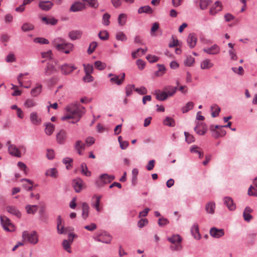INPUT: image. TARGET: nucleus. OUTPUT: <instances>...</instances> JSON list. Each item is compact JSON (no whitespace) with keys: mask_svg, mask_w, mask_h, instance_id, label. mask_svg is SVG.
I'll use <instances>...</instances> for the list:
<instances>
[{"mask_svg":"<svg viewBox=\"0 0 257 257\" xmlns=\"http://www.w3.org/2000/svg\"><path fill=\"white\" fill-rule=\"evenodd\" d=\"M65 110L69 114L62 116L61 120L65 121L68 119H73V120L69 121L71 123H75L79 121L85 112V108L77 103L68 105L65 107Z\"/></svg>","mask_w":257,"mask_h":257,"instance_id":"obj_1","label":"nucleus"},{"mask_svg":"<svg viewBox=\"0 0 257 257\" xmlns=\"http://www.w3.org/2000/svg\"><path fill=\"white\" fill-rule=\"evenodd\" d=\"M22 237L25 240L32 244H36L39 241L38 235L36 231H32L31 232L28 231H24L22 234Z\"/></svg>","mask_w":257,"mask_h":257,"instance_id":"obj_2","label":"nucleus"},{"mask_svg":"<svg viewBox=\"0 0 257 257\" xmlns=\"http://www.w3.org/2000/svg\"><path fill=\"white\" fill-rule=\"evenodd\" d=\"M1 223L4 230L12 232L15 230V225L11 222L10 219L5 215L0 217Z\"/></svg>","mask_w":257,"mask_h":257,"instance_id":"obj_3","label":"nucleus"},{"mask_svg":"<svg viewBox=\"0 0 257 257\" xmlns=\"http://www.w3.org/2000/svg\"><path fill=\"white\" fill-rule=\"evenodd\" d=\"M67 139L66 132L64 130H61L56 136L57 143L59 145H63L65 143Z\"/></svg>","mask_w":257,"mask_h":257,"instance_id":"obj_4","label":"nucleus"},{"mask_svg":"<svg viewBox=\"0 0 257 257\" xmlns=\"http://www.w3.org/2000/svg\"><path fill=\"white\" fill-rule=\"evenodd\" d=\"M95 239L98 242L109 244L111 242V237L106 232L104 231L96 237Z\"/></svg>","mask_w":257,"mask_h":257,"instance_id":"obj_5","label":"nucleus"},{"mask_svg":"<svg viewBox=\"0 0 257 257\" xmlns=\"http://www.w3.org/2000/svg\"><path fill=\"white\" fill-rule=\"evenodd\" d=\"M72 186L75 192L79 193L84 187V184L83 180L81 178H77L73 180Z\"/></svg>","mask_w":257,"mask_h":257,"instance_id":"obj_6","label":"nucleus"},{"mask_svg":"<svg viewBox=\"0 0 257 257\" xmlns=\"http://www.w3.org/2000/svg\"><path fill=\"white\" fill-rule=\"evenodd\" d=\"M194 130L199 135H204L207 131V127L205 123L198 122Z\"/></svg>","mask_w":257,"mask_h":257,"instance_id":"obj_7","label":"nucleus"},{"mask_svg":"<svg viewBox=\"0 0 257 257\" xmlns=\"http://www.w3.org/2000/svg\"><path fill=\"white\" fill-rule=\"evenodd\" d=\"M73 45L70 43H63L61 44L59 48H57V50L65 53V54H69L72 51Z\"/></svg>","mask_w":257,"mask_h":257,"instance_id":"obj_8","label":"nucleus"},{"mask_svg":"<svg viewBox=\"0 0 257 257\" xmlns=\"http://www.w3.org/2000/svg\"><path fill=\"white\" fill-rule=\"evenodd\" d=\"M210 235L216 238H219L224 234V231L223 229H218L215 227H213L210 229Z\"/></svg>","mask_w":257,"mask_h":257,"instance_id":"obj_9","label":"nucleus"},{"mask_svg":"<svg viewBox=\"0 0 257 257\" xmlns=\"http://www.w3.org/2000/svg\"><path fill=\"white\" fill-rule=\"evenodd\" d=\"M220 48L216 45L214 44L210 47L204 48L203 51L204 52L210 55H217L220 52Z\"/></svg>","mask_w":257,"mask_h":257,"instance_id":"obj_10","label":"nucleus"},{"mask_svg":"<svg viewBox=\"0 0 257 257\" xmlns=\"http://www.w3.org/2000/svg\"><path fill=\"white\" fill-rule=\"evenodd\" d=\"M222 9V5L221 3L217 1H216L214 5L212 6L210 10H209V14L211 15H216L218 12L221 11Z\"/></svg>","mask_w":257,"mask_h":257,"instance_id":"obj_11","label":"nucleus"},{"mask_svg":"<svg viewBox=\"0 0 257 257\" xmlns=\"http://www.w3.org/2000/svg\"><path fill=\"white\" fill-rule=\"evenodd\" d=\"M86 7L84 4L80 2H77L71 5L69 11L71 12H76L82 11Z\"/></svg>","mask_w":257,"mask_h":257,"instance_id":"obj_12","label":"nucleus"},{"mask_svg":"<svg viewBox=\"0 0 257 257\" xmlns=\"http://www.w3.org/2000/svg\"><path fill=\"white\" fill-rule=\"evenodd\" d=\"M62 73L65 75L70 74L76 68L73 65L64 64L60 67Z\"/></svg>","mask_w":257,"mask_h":257,"instance_id":"obj_13","label":"nucleus"},{"mask_svg":"<svg viewBox=\"0 0 257 257\" xmlns=\"http://www.w3.org/2000/svg\"><path fill=\"white\" fill-rule=\"evenodd\" d=\"M224 204L226 206L228 209L230 211L234 210L236 208L235 204L233 199L230 197H225L223 198Z\"/></svg>","mask_w":257,"mask_h":257,"instance_id":"obj_14","label":"nucleus"},{"mask_svg":"<svg viewBox=\"0 0 257 257\" xmlns=\"http://www.w3.org/2000/svg\"><path fill=\"white\" fill-rule=\"evenodd\" d=\"M53 6V4L51 1H40L39 3V7L43 11H48L50 10L52 6Z\"/></svg>","mask_w":257,"mask_h":257,"instance_id":"obj_15","label":"nucleus"},{"mask_svg":"<svg viewBox=\"0 0 257 257\" xmlns=\"http://www.w3.org/2000/svg\"><path fill=\"white\" fill-rule=\"evenodd\" d=\"M197 40L196 36L194 33H190L189 34L187 41L190 48H193L196 46Z\"/></svg>","mask_w":257,"mask_h":257,"instance_id":"obj_16","label":"nucleus"},{"mask_svg":"<svg viewBox=\"0 0 257 257\" xmlns=\"http://www.w3.org/2000/svg\"><path fill=\"white\" fill-rule=\"evenodd\" d=\"M8 151L10 155L17 157H21V154L17 147L14 145H10L8 146Z\"/></svg>","mask_w":257,"mask_h":257,"instance_id":"obj_17","label":"nucleus"},{"mask_svg":"<svg viewBox=\"0 0 257 257\" xmlns=\"http://www.w3.org/2000/svg\"><path fill=\"white\" fill-rule=\"evenodd\" d=\"M57 70L53 64L48 63L44 69V74L46 76H50L56 72Z\"/></svg>","mask_w":257,"mask_h":257,"instance_id":"obj_18","label":"nucleus"},{"mask_svg":"<svg viewBox=\"0 0 257 257\" xmlns=\"http://www.w3.org/2000/svg\"><path fill=\"white\" fill-rule=\"evenodd\" d=\"M62 222V219L61 216L59 215L57 218V229L58 233L59 234H63L66 233L67 231V228H64L63 226H62L61 228H60V226L61 225Z\"/></svg>","mask_w":257,"mask_h":257,"instance_id":"obj_19","label":"nucleus"},{"mask_svg":"<svg viewBox=\"0 0 257 257\" xmlns=\"http://www.w3.org/2000/svg\"><path fill=\"white\" fill-rule=\"evenodd\" d=\"M85 148V144H84L81 140H78L75 142L74 148L77 151V153L79 155H82L81 150H84Z\"/></svg>","mask_w":257,"mask_h":257,"instance_id":"obj_20","label":"nucleus"},{"mask_svg":"<svg viewBox=\"0 0 257 257\" xmlns=\"http://www.w3.org/2000/svg\"><path fill=\"white\" fill-rule=\"evenodd\" d=\"M191 233L194 237L196 239L201 238V235L199 233V226L196 223H195L191 229Z\"/></svg>","mask_w":257,"mask_h":257,"instance_id":"obj_21","label":"nucleus"},{"mask_svg":"<svg viewBox=\"0 0 257 257\" xmlns=\"http://www.w3.org/2000/svg\"><path fill=\"white\" fill-rule=\"evenodd\" d=\"M82 217L84 220H85L88 217L89 212V207L87 203H82Z\"/></svg>","mask_w":257,"mask_h":257,"instance_id":"obj_22","label":"nucleus"},{"mask_svg":"<svg viewBox=\"0 0 257 257\" xmlns=\"http://www.w3.org/2000/svg\"><path fill=\"white\" fill-rule=\"evenodd\" d=\"M82 32L79 30L72 31L69 33V37L72 40H75L80 38Z\"/></svg>","mask_w":257,"mask_h":257,"instance_id":"obj_23","label":"nucleus"},{"mask_svg":"<svg viewBox=\"0 0 257 257\" xmlns=\"http://www.w3.org/2000/svg\"><path fill=\"white\" fill-rule=\"evenodd\" d=\"M213 65V63L210 59H206L202 61L200 67L202 69H208L212 68Z\"/></svg>","mask_w":257,"mask_h":257,"instance_id":"obj_24","label":"nucleus"},{"mask_svg":"<svg viewBox=\"0 0 257 257\" xmlns=\"http://www.w3.org/2000/svg\"><path fill=\"white\" fill-rule=\"evenodd\" d=\"M7 210L8 211V212L16 216L18 218H20L21 216L20 212L15 206H9L7 207Z\"/></svg>","mask_w":257,"mask_h":257,"instance_id":"obj_25","label":"nucleus"},{"mask_svg":"<svg viewBox=\"0 0 257 257\" xmlns=\"http://www.w3.org/2000/svg\"><path fill=\"white\" fill-rule=\"evenodd\" d=\"M45 175L53 178H57L58 176V172L55 168H51L46 171Z\"/></svg>","mask_w":257,"mask_h":257,"instance_id":"obj_26","label":"nucleus"},{"mask_svg":"<svg viewBox=\"0 0 257 257\" xmlns=\"http://www.w3.org/2000/svg\"><path fill=\"white\" fill-rule=\"evenodd\" d=\"M42 89V85L41 84H37L36 86L31 90V95L34 97L38 96L41 93Z\"/></svg>","mask_w":257,"mask_h":257,"instance_id":"obj_27","label":"nucleus"},{"mask_svg":"<svg viewBox=\"0 0 257 257\" xmlns=\"http://www.w3.org/2000/svg\"><path fill=\"white\" fill-rule=\"evenodd\" d=\"M168 240L172 244H180L182 238L179 235L175 234L170 237H168Z\"/></svg>","mask_w":257,"mask_h":257,"instance_id":"obj_28","label":"nucleus"},{"mask_svg":"<svg viewBox=\"0 0 257 257\" xmlns=\"http://www.w3.org/2000/svg\"><path fill=\"white\" fill-rule=\"evenodd\" d=\"M177 89V86L173 87L171 85L166 86L164 88V90L167 92L169 96H173L176 93Z\"/></svg>","mask_w":257,"mask_h":257,"instance_id":"obj_29","label":"nucleus"},{"mask_svg":"<svg viewBox=\"0 0 257 257\" xmlns=\"http://www.w3.org/2000/svg\"><path fill=\"white\" fill-rule=\"evenodd\" d=\"M100 178L102 180L105 184L110 183L115 179L114 175H109L107 174H103L101 175Z\"/></svg>","mask_w":257,"mask_h":257,"instance_id":"obj_30","label":"nucleus"},{"mask_svg":"<svg viewBox=\"0 0 257 257\" xmlns=\"http://www.w3.org/2000/svg\"><path fill=\"white\" fill-rule=\"evenodd\" d=\"M42 21L44 22L46 25H51L52 26L55 25L58 23V20L54 18L48 19L46 17H43L42 18Z\"/></svg>","mask_w":257,"mask_h":257,"instance_id":"obj_31","label":"nucleus"},{"mask_svg":"<svg viewBox=\"0 0 257 257\" xmlns=\"http://www.w3.org/2000/svg\"><path fill=\"white\" fill-rule=\"evenodd\" d=\"M45 126H46L45 130V133L48 136L51 135L54 131L55 125L49 122L46 123Z\"/></svg>","mask_w":257,"mask_h":257,"instance_id":"obj_32","label":"nucleus"},{"mask_svg":"<svg viewBox=\"0 0 257 257\" xmlns=\"http://www.w3.org/2000/svg\"><path fill=\"white\" fill-rule=\"evenodd\" d=\"M215 208V204L213 202H210L208 203L205 206V210L206 212L210 214H213Z\"/></svg>","mask_w":257,"mask_h":257,"instance_id":"obj_33","label":"nucleus"},{"mask_svg":"<svg viewBox=\"0 0 257 257\" xmlns=\"http://www.w3.org/2000/svg\"><path fill=\"white\" fill-rule=\"evenodd\" d=\"M157 66L159 69L155 73L156 76L160 77L163 76L166 72V68L164 65L158 64Z\"/></svg>","mask_w":257,"mask_h":257,"instance_id":"obj_34","label":"nucleus"},{"mask_svg":"<svg viewBox=\"0 0 257 257\" xmlns=\"http://www.w3.org/2000/svg\"><path fill=\"white\" fill-rule=\"evenodd\" d=\"M30 120L34 124H38L41 121V119L38 118L37 113L35 112H33L31 113Z\"/></svg>","mask_w":257,"mask_h":257,"instance_id":"obj_35","label":"nucleus"},{"mask_svg":"<svg viewBox=\"0 0 257 257\" xmlns=\"http://www.w3.org/2000/svg\"><path fill=\"white\" fill-rule=\"evenodd\" d=\"M26 210L27 211V213L28 214H35L38 209V207L37 205H28L26 206Z\"/></svg>","mask_w":257,"mask_h":257,"instance_id":"obj_36","label":"nucleus"},{"mask_svg":"<svg viewBox=\"0 0 257 257\" xmlns=\"http://www.w3.org/2000/svg\"><path fill=\"white\" fill-rule=\"evenodd\" d=\"M211 110L212 111L211 112V116L213 117H215L219 115V113L220 111V108L216 104H213L211 105Z\"/></svg>","mask_w":257,"mask_h":257,"instance_id":"obj_37","label":"nucleus"},{"mask_svg":"<svg viewBox=\"0 0 257 257\" xmlns=\"http://www.w3.org/2000/svg\"><path fill=\"white\" fill-rule=\"evenodd\" d=\"M127 16L126 14L122 13L118 16L117 22L119 26H124L126 22Z\"/></svg>","mask_w":257,"mask_h":257,"instance_id":"obj_38","label":"nucleus"},{"mask_svg":"<svg viewBox=\"0 0 257 257\" xmlns=\"http://www.w3.org/2000/svg\"><path fill=\"white\" fill-rule=\"evenodd\" d=\"M138 13L142 14V13H147V14H152L153 12V10L152 8L149 6H146L144 7H141L138 9Z\"/></svg>","mask_w":257,"mask_h":257,"instance_id":"obj_39","label":"nucleus"},{"mask_svg":"<svg viewBox=\"0 0 257 257\" xmlns=\"http://www.w3.org/2000/svg\"><path fill=\"white\" fill-rule=\"evenodd\" d=\"M169 96L167 92L165 91L163 92H160L159 91V93H156V98L158 100L163 101L167 98Z\"/></svg>","mask_w":257,"mask_h":257,"instance_id":"obj_40","label":"nucleus"},{"mask_svg":"<svg viewBox=\"0 0 257 257\" xmlns=\"http://www.w3.org/2000/svg\"><path fill=\"white\" fill-rule=\"evenodd\" d=\"M65 41L64 39H62L61 38H56L53 40L52 43L53 46H54L56 48H59L61 46V44L63 43H65Z\"/></svg>","mask_w":257,"mask_h":257,"instance_id":"obj_41","label":"nucleus"},{"mask_svg":"<svg viewBox=\"0 0 257 257\" xmlns=\"http://www.w3.org/2000/svg\"><path fill=\"white\" fill-rule=\"evenodd\" d=\"M81 172L86 176H90L91 175L90 171L88 170L87 165L84 163H82L81 165Z\"/></svg>","mask_w":257,"mask_h":257,"instance_id":"obj_42","label":"nucleus"},{"mask_svg":"<svg viewBox=\"0 0 257 257\" xmlns=\"http://www.w3.org/2000/svg\"><path fill=\"white\" fill-rule=\"evenodd\" d=\"M211 3V0H199V6L201 10H205Z\"/></svg>","mask_w":257,"mask_h":257,"instance_id":"obj_43","label":"nucleus"},{"mask_svg":"<svg viewBox=\"0 0 257 257\" xmlns=\"http://www.w3.org/2000/svg\"><path fill=\"white\" fill-rule=\"evenodd\" d=\"M135 88V85L134 84H128L125 86V90L126 96H130L133 93V91L134 90Z\"/></svg>","mask_w":257,"mask_h":257,"instance_id":"obj_44","label":"nucleus"},{"mask_svg":"<svg viewBox=\"0 0 257 257\" xmlns=\"http://www.w3.org/2000/svg\"><path fill=\"white\" fill-rule=\"evenodd\" d=\"M163 123L169 126H174L175 125L174 120L170 117H166L164 120Z\"/></svg>","mask_w":257,"mask_h":257,"instance_id":"obj_45","label":"nucleus"},{"mask_svg":"<svg viewBox=\"0 0 257 257\" xmlns=\"http://www.w3.org/2000/svg\"><path fill=\"white\" fill-rule=\"evenodd\" d=\"M34 29V25L30 23H25L22 26V30L24 32H29L33 30Z\"/></svg>","mask_w":257,"mask_h":257,"instance_id":"obj_46","label":"nucleus"},{"mask_svg":"<svg viewBox=\"0 0 257 257\" xmlns=\"http://www.w3.org/2000/svg\"><path fill=\"white\" fill-rule=\"evenodd\" d=\"M194 106L193 102L189 101L186 103V104L182 108V111L183 113H186L190 109H192Z\"/></svg>","mask_w":257,"mask_h":257,"instance_id":"obj_47","label":"nucleus"},{"mask_svg":"<svg viewBox=\"0 0 257 257\" xmlns=\"http://www.w3.org/2000/svg\"><path fill=\"white\" fill-rule=\"evenodd\" d=\"M115 38L116 40L121 41H126L127 37L124 33L122 32H118L115 35Z\"/></svg>","mask_w":257,"mask_h":257,"instance_id":"obj_48","label":"nucleus"},{"mask_svg":"<svg viewBox=\"0 0 257 257\" xmlns=\"http://www.w3.org/2000/svg\"><path fill=\"white\" fill-rule=\"evenodd\" d=\"M70 243L68 240L65 239L63 241L62 245L63 248L67 251L69 253L71 252V250L70 249Z\"/></svg>","mask_w":257,"mask_h":257,"instance_id":"obj_49","label":"nucleus"},{"mask_svg":"<svg viewBox=\"0 0 257 257\" xmlns=\"http://www.w3.org/2000/svg\"><path fill=\"white\" fill-rule=\"evenodd\" d=\"M94 66L95 68L99 70H104L106 66L105 63H103L100 61H95L94 62Z\"/></svg>","mask_w":257,"mask_h":257,"instance_id":"obj_50","label":"nucleus"},{"mask_svg":"<svg viewBox=\"0 0 257 257\" xmlns=\"http://www.w3.org/2000/svg\"><path fill=\"white\" fill-rule=\"evenodd\" d=\"M184 135L185 136V140L188 144H190L195 141V138L192 135H190L187 132H184Z\"/></svg>","mask_w":257,"mask_h":257,"instance_id":"obj_51","label":"nucleus"},{"mask_svg":"<svg viewBox=\"0 0 257 257\" xmlns=\"http://www.w3.org/2000/svg\"><path fill=\"white\" fill-rule=\"evenodd\" d=\"M98 37L101 40H106L108 39V33L106 31H100L98 34Z\"/></svg>","mask_w":257,"mask_h":257,"instance_id":"obj_52","label":"nucleus"},{"mask_svg":"<svg viewBox=\"0 0 257 257\" xmlns=\"http://www.w3.org/2000/svg\"><path fill=\"white\" fill-rule=\"evenodd\" d=\"M195 59L192 56H187L185 61H184V64L185 66H191L193 63H194Z\"/></svg>","mask_w":257,"mask_h":257,"instance_id":"obj_53","label":"nucleus"},{"mask_svg":"<svg viewBox=\"0 0 257 257\" xmlns=\"http://www.w3.org/2000/svg\"><path fill=\"white\" fill-rule=\"evenodd\" d=\"M34 42L36 43H39L41 44H49V41L44 38H36L34 40Z\"/></svg>","mask_w":257,"mask_h":257,"instance_id":"obj_54","label":"nucleus"},{"mask_svg":"<svg viewBox=\"0 0 257 257\" xmlns=\"http://www.w3.org/2000/svg\"><path fill=\"white\" fill-rule=\"evenodd\" d=\"M110 16L107 13H105L103 15L102 18V24L105 26H108L109 25V19Z\"/></svg>","mask_w":257,"mask_h":257,"instance_id":"obj_55","label":"nucleus"},{"mask_svg":"<svg viewBox=\"0 0 257 257\" xmlns=\"http://www.w3.org/2000/svg\"><path fill=\"white\" fill-rule=\"evenodd\" d=\"M24 105L27 108H30L35 106L36 103L33 99H28L25 101Z\"/></svg>","mask_w":257,"mask_h":257,"instance_id":"obj_56","label":"nucleus"},{"mask_svg":"<svg viewBox=\"0 0 257 257\" xmlns=\"http://www.w3.org/2000/svg\"><path fill=\"white\" fill-rule=\"evenodd\" d=\"M134 91L141 95L146 94L148 92L147 89L144 86H141L140 88H135Z\"/></svg>","mask_w":257,"mask_h":257,"instance_id":"obj_57","label":"nucleus"},{"mask_svg":"<svg viewBox=\"0 0 257 257\" xmlns=\"http://www.w3.org/2000/svg\"><path fill=\"white\" fill-rule=\"evenodd\" d=\"M97 46V44L96 42H91L89 46V48L87 50V53L89 54H92L94 51L95 50V49Z\"/></svg>","mask_w":257,"mask_h":257,"instance_id":"obj_58","label":"nucleus"},{"mask_svg":"<svg viewBox=\"0 0 257 257\" xmlns=\"http://www.w3.org/2000/svg\"><path fill=\"white\" fill-rule=\"evenodd\" d=\"M96 198V202L93 205V206L95 208L97 212H99L100 211V209L99 208L100 205V201L101 199V196H94Z\"/></svg>","mask_w":257,"mask_h":257,"instance_id":"obj_59","label":"nucleus"},{"mask_svg":"<svg viewBox=\"0 0 257 257\" xmlns=\"http://www.w3.org/2000/svg\"><path fill=\"white\" fill-rule=\"evenodd\" d=\"M84 71L85 73L91 74L93 71V66L91 64H83Z\"/></svg>","mask_w":257,"mask_h":257,"instance_id":"obj_60","label":"nucleus"},{"mask_svg":"<svg viewBox=\"0 0 257 257\" xmlns=\"http://www.w3.org/2000/svg\"><path fill=\"white\" fill-rule=\"evenodd\" d=\"M248 195L252 196H257V189L251 185L248 190Z\"/></svg>","mask_w":257,"mask_h":257,"instance_id":"obj_61","label":"nucleus"},{"mask_svg":"<svg viewBox=\"0 0 257 257\" xmlns=\"http://www.w3.org/2000/svg\"><path fill=\"white\" fill-rule=\"evenodd\" d=\"M146 59L150 62V63H154L158 61L159 58L155 55H148L146 57Z\"/></svg>","mask_w":257,"mask_h":257,"instance_id":"obj_62","label":"nucleus"},{"mask_svg":"<svg viewBox=\"0 0 257 257\" xmlns=\"http://www.w3.org/2000/svg\"><path fill=\"white\" fill-rule=\"evenodd\" d=\"M110 81L114 83L117 84L118 85H120L121 84V80L119 79V77L117 75H114L113 77L110 78Z\"/></svg>","mask_w":257,"mask_h":257,"instance_id":"obj_63","label":"nucleus"},{"mask_svg":"<svg viewBox=\"0 0 257 257\" xmlns=\"http://www.w3.org/2000/svg\"><path fill=\"white\" fill-rule=\"evenodd\" d=\"M169 222V220L164 217L160 218L158 220V224L160 226H164L168 224Z\"/></svg>","mask_w":257,"mask_h":257,"instance_id":"obj_64","label":"nucleus"}]
</instances>
